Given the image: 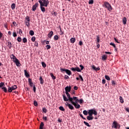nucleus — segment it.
Returning <instances> with one entry per match:
<instances>
[{
	"mask_svg": "<svg viewBox=\"0 0 129 129\" xmlns=\"http://www.w3.org/2000/svg\"><path fill=\"white\" fill-rule=\"evenodd\" d=\"M64 101H68L74 105L75 108H80V105L78 104L79 102V99L77 97H63Z\"/></svg>",
	"mask_w": 129,
	"mask_h": 129,
	"instance_id": "nucleus-1",
	"label": "nucleus"
},
{
	"mask_svg": "<svg viewBox=\"0 0 129 129\" xmlns=\"http://www.w3.org/2000/svg\"><path fill=\"white\" fill-rule=\"evenodd\" d=\"M80 67L81 68H79L78 67H76V68H71L70 69L71 70H72L73 71V72H81V70H83V69H84V67H83V66L82 65H80Z\"/></svg>",
	"mask_w": 129,
	"mask_h": 129,
	"instance_id": "nucleus-2",
	"label": "nucleus"
},
{
	"mask_svg": "<svg viewBox=\"0 0 129 129\" xmlns=\"http://www.w3.org/2000/svg\"><path fill=\"white\" fill-rule=\"evenodd\" d=\"M103 7L107 9L109 12H111L112 11V7H111V5L108 2H104Z\"/></svg>",
	"mask_w": 129,
	"mask_h": 129,
	"instance_id": "nucleus-3",
	"label": "nucleus"
},
{
	"mask_svg": "<svg viewBox=\"0 0 129 129\" xmlns=\"http://www.w3.org/2000/svg\"><path fill=\"white\" fill-rule=\"evenodd\" d=\"M38 2L42 6H45L46 8L48 7V5H49V1L48 0H39Z\"/></svg>",
	"mask_w": 129,
	"mask_h": 129,
	"instance_id": "nucleus-4",
	"label": "nucleus"
},
{
	"mask_svg": "<svg viewBox=\"0 0 129 129\" xmlns=\"http://www.w3.org/2000/svg\"><path fill=\"white\" fill-rule=\"evenodd\" d=\"M64 90L66 91V94L67 95V97H71L69 92H71V86H67L64 88Z\"/></svg>",
	"mask_w": 129,
	"mask_h": 129,
	"instance_id": "nucleus-5",
	"label": "nucleus"
},
{
	"mask_svg": "<svg viewBox=\"0 0 129 129\" xmlns=\"http://www.w3.org/2000/svg\"><path fill=\"white\" fill-rule=\"evenodd\" d=\"M60 72L62 73H64V72H66V73H67V74L69 75V76H70V75H72V73L71 72V71L68 69L60 68Z\"/></svg>",
	"mask_w": 129,
	"mask_h": 129,
	"instance_id": "nucleus-6",
	"label": "nucleus"
},
{
	"mask_svg": "<svg viewBox=\"0 0 129 129\" xmlns=\"http://www.w3.org/2000/svg\"><path fill=\"white\" fill-rule=\"evenodd\" d=\"M17 88H18V87L15 85L12 86L11 87H8V91L9 92H12L13 90H15V89H17Z\"/></svg>",
	"mask_w": 129,
	"mask_h": 129,
	"instance_id": "nucleus-7",
	"label": "nucleus"
},
{
	"mask_svg": "<svg viewBox=\"0 0 129 129\" xmlns=\"http://www.w3.org/2000/svg\"><path fill=\"white\" fill-rule=\"evenodd\" d=\"M118 125H119V124H118L117 122H116V121H114L112 124V128H117V127H118Z\"/></svg>",
	"mask_w": 129,
	"mask_h": 129,
	"instance_id": "nucleus-8",
	"label": "nucleus"
},
{
	"mask_svg": "<svg viewBox=\"0 0 129 129\" xmlns=\"http://www.w3.org/2000/svg\"><path fill=\"white\" fill-rule=\"evenodd\" d=\"M65 105H66V106H68L69 109H71V110H73V109H74V107L71 104H70L68 102H66L65 103Z\"/></svg>",
	"mask_w": 129,
	"mask_h": 129,
	"instance_id": "nucleus-9",
	"label": "nucleus"
},
{
	"mask_svg": "<svg viewBox=\"0 0 129 129\" xmlns=\"http://www.w3.org/2000/svg\"><path fill=\"white\" fill-rule=\"evenodd\" d=\"M88 112H90V113H92V114H94V115H97V111H96V110H95L93 109L89 110V111Z\"/></svg>",
	"mask_w": 129,
	"mask_h": 129,
	"instance_id": "nucleus-10",
	"label": "nucleus"
},
{
	"mask_svg": "<svg viewBox=\"0 0 129 129\" xmlns=\"http://www.w3.org/2000/svg\"><path fill=\"white\" fill-rule=\"evenodd\" d=\"M38 6H39V3H36L32 7V11L33 12H35L37 10V8H38Z\"/></svg>",
	"mask_w": 129,
	"mask_h": 129,
	"instance_id": "nucleus-11",
	"label": "nucleus"
},
{
	"mask_svg": "<svg viewBox=\"0 0 129 129\" xmlns=\"http://www.w3.org/2000/svg\"><path fill=\"white\" fill-rule=\"evenodd\" d=\"M13 62L16 63V66H17V67H20L21 64L19 59H16V60H13Z\"/></svg>",
	"mask_w": 129,
	"mask_h": 129,
	"instance_id": "nucleus-12",
	"label": "nucleus"
},
{
	"mask_svg": "<svg viewBox=\"0 0 129 129\" xmlns=\"http://www.w3.org/2000/svg\"><path fill=\"white\" fill-rule=\"evenodd\" d=\"M28 82L29 86L30 87H33V85H34V83H33V82L32 81V79H28Z\"/></svg>",
	"mask_w": 129,
	"mask_h": 129,
	"instance_id": "nucleus-13",
	"label": "nucleus"
},
{
	"mask_svg": "<svg viewBox=\"0 0 129 129\" xmlns=\"http://www.w3.org/2000/svg\"><path fill=\"white\" fill-rule=\"evenodd\" d=\"M53 35H54V32L53 31H50L48 34V38H49V39H51L53 36Z\"/></svg>",
	"mask_w": 129,
	"mask_h": 129,
	"instance_id": "nucleus-14",
	"label": "nucleus"
},
{
	"mask_svg": "<svg viewBox=\"0 0 129 129\" xmlns=\"http://www.w3.org/2000/svg\"><path fill=\"white\" fill-rule=\"evenodd\" d=\"M107 55H103V56H102V60H103V61H105L107 60Z\"/></svg>",
	"mask_w": 129,
	"mask_h": 129,
	"instance_id": "nucleus-15",
	"label": "nucleus"
},
{
	"mask_svg": "<svg viewBox=\"0 0 129 129\" xmlns=\"http://www.w3.org/2000/svg\"><path fill=\"white\" fill-rule=\"evenodd\" d=\"M24 74L26 76V77H30V74H28V72H27V70H24Z\"/></svg>",
	"mask_w": 129,
	"mask_h": 129,
	"instance_id": "nucleus-16",
	"label": "nucleus"
},
{
	"mask_svg": "<svg viewBox=\"0 0 129 129\" xmlns=\"http://www.w3.org/2000/svg\"><path fill=\"white\" fill-rule=\"evenodd\" d=\"M39 80L40 81V84H43V83H44V80L43 79V78H42V76L40 77Z\"/></svg>",
	"mask_w": 129,
	"mask_h": 129,
	"instance_id": "nucleus-17",
	"label": "nucleus"
},
{
	"mask_svg": "<svg viewBox=\"0 0 129 129\" xmlns=\"http://www.w3.org/2000/svg\"><path fill=\"white\" fill-rule=\"evenodd\" d=\"M127 20L126 17H124V18L122 19V22H123V25H126V22H127Z\"/></svg>",
	"mask_w": 129,
	"mask_h": 129,
	"instance_id": "nucleus-18",
	"label": "nucleus"
},
{
	"mask_svg": "<svg viewBox=\"0 0 129 129\" xmlns=\"http://www.w3.org/2000/svg\"><path fill=\"white\" fill-rule=\"evenodd\" d=\"M75 41H76V40L75 39V38H71L70 39V41L71 43H72V44H74V43H75Z\"/></svg>",
	"mask_w": 129,
	"mask_h": 129,
	"instance_id": "nucleus-19",
	"label": "nucleus"
},
{
	"mask_svg": "<svg viewBox=\"0 0 129 129\" xmlns=\"http://www.w3.org/2000/svg\"><path fill=\"white\" fill-rule=\"evenodd\" d=\"M45 7V6H41V5H40V9L44 13V12H46V9L43 7Z\"/></svg>",
	"mask_w": 129,
	"mask_h": 129,
	"instance_id": "nucleus-20",
	"label": "nucleus"
},
{
	"mask_svg": "<svg viewBox=\"0 0 129 129\" xmlns=\"http://www.w3.org/2000/svg\"><path fill=\"white\" fill-rule=\"evenodd\" d=\"M96 38L97 39V42H96V44H98V43H99V42H100V36H99V35H97Z\"/></svg>",
	"mask_w": 129,
	"mask_h": 129,
	"instance_id": "nucleus-21",
	"label": "nucleus"
},
{
	"mask_svg": "<svg viewBox=\"0 0 129 129\" xmlns=\"http://www.w3.org/2000/svg\"><path fill=\"white\" fill-rule=\"evenodd\" d=\"M8 46L9 49H11V48L13 47V44H12V42L9 41L8 42Z\"/></svg>",
	"mask_w": 129,
	"mask_h": 129,
	"instance_id": "nucleus-22",
	"label": "nucleus"
},
{
	"mask_svg": "<svg viewBox=\"0 0 129 129\" xmlns=\"http://www.w3.org/2000/svg\"><path fill=\"white\" fill-rule=\"evenodd\" d=\"M93 118H94L93 116H87V119H88V120H92Z\"/></svg>",
	"mask_w": 129,
	"mask_h": 129,
	"instance_id": "nucleus-23",
	"label": "nucleus"
},
{
	"mask_svg": "<svg viewBox=\"0 0 129 129\" xmlns=\"http://www.w3.org/2000/svg\"><path fill=\"white\" fill-rule=\"evenodd\" d=\"M30 21H25L24 23L26 25V26H27V27H28V28H29L30 27Z\"/></svg>",
	"mask_w": 129,
	"mask_h": 129,
	"instance_id": "nucleus-24",
	"label": "nucleus"
},
{
	"mask_svg": "<svg viewBox=\"0 0 129 129\" xmlns=\"http://www.w3.org/2000/svg\"><path fill=\"white\" fill-rule=\"evenodd\" d=\"M49 75H50L51 77L52 78V79H53V80H55V79H56V77H55L54 76V75L53 74V73H50L49 74Z\"/></svg>",
	"mask_w": 129,
	"mask_h": 129,
	"instance_id": "nucleus-25",
	"label": "nucleus"
},
{
	"mask_svg": "<svg viewBox=\"0 0 129 129\" xmlns=\"http://www.w3.org/2000/svg\"><path fill=\"white\" fill-rule=\"evenodd\" d=\"M12 59H13V61H17V60H18V58H17L16 56H15V55H14V54H12Z\"/></svg>",
	"mask_w": 129,
	"mask_h": 129,
	"instance_id": "nucleus-26",
	"label": "nucleus"
},
{
	"mask_svg": "<svg viewBox=\"0 0 129 129\" xmlns=\"http://www.w3.org/2000/svg\"><path fill=\"white\" fill-rule=\"evenodd\" d=\"M11 9H12V10H15V9H16V4L15 3L12 4Z\"/></svg>",
	"mask_w": 129,
	"mask_h": 129,
	"instance_id": "nucleus-27",
	"label": "nucleus"
},
{
	"mask_svg": "<svg viewBox=\"0 0 129 129\" xmlns=\"http://www.w3.org/2000/svg\"><path fill=\"white\" fill-rule=\"evenodd\" d=\"M29 34L30 36H34V35H35V32H34V31L33 30H30Z\"/></svg>",
	"mask_w": 129,
	"mask_h": 129,
	"instance_id": "nucleus-28",
	"label": "nucleus"
},
{
	"mask_svg": "<svg viewBox=\"0 0 129 129\" xmlns=\"http://www.w3.org/2000/svg\"><path fill=\"white\" fill-rule=\"evenodd\" d=\"M25 21H26L27 22H30L31 21V20H30V17L27 16L26 17H25Z\"/></svg>",
	"mask_w": 129,
	"mask_h": 129,
	"instance_id": "nucleus-29",
	"label": "nucleus"
},
{
	"mask_svg": "<svg viewBox=\"0 0 129 129\" xmlns=\"http://www.w3.org/2000/svg\"><path fill=\"white\" fill-rule=\"evenodd\" d=\"M41 64H42V67H43V68H46L47 67V64H46L45 62H44V61L42 62Z\"/></svg>",
	"mask_w": 129,
	"mask_h": 129,
	"instance_id": "nucleus-30",
	"label": "nucleus"
},
{
	"mask_svg": "<svg viewBox=\"0 0 129 129\" xmlns=\"http://www.w3.org/2000/svg\"><path fill=\"white\" fill-rule=\"evenodd\" d=\"M105 79H106V80H108V81H109V80H110V78L107 75L105 76Z\"/></svg>",
	"mask_w": 129,
	"mask_h": 129,
	"instance_id": "nucleus-31",
	"label": "nucleus"
},
{
	"mask_svg": "<svg viewBox=\"0 0 129 129\" xmlns=\"http://www.w3.org/2000/svg\"><path fill=\"white\" fill-rule=\"evenodd\" d=\"M53 39H54V40L55 41H57V40H58L59 37H58V35H55V36H54Z\"/></svg>",
	"mask_w": 129,
	"mask_h": 129,
	"instance_id": "nucleus-32",
	"label": "nucleus"
},
{
	"mask_svg": "<svg viewBox=\"0 0 129 129\" xmlns=\"http://www.w3.org/2000/svg\"><path fill=\"white\" fill-rule=\"evenodd\" d=\"M59 109L61 111H65V109H64V107L63 106H60L59 107Z\"/></svg>",
	"mask_w": 129,
	"mask_h": 129,
	"instance_id": "nucleus-33",
	"label": "nucleus"
},
{
	"mask_svg": "<svg viewBox=\"0 0 129 129\" xmlns=\"http://www.w3.org/2000/svg\"><path fill=\"white\" fill-rule=\"evenodd\" d=\"M84 124H85V125H86L87 126H89V127H90V125L89 124V123L88 122L84 121Z\"/></svg>",
	"mask_w": 129,
	"mask_h": 129,
	"instance_id": "nucleus-34",
	"label": "nucleus"
},
{
	"mask_svg": "<svg viewBox=\"0 0 129 129\" xmlns=\"http://www.w3.org/2000/svg\"><path fill=\"white\" fill-rule=\"evenodd\" d=\"M83 113L84 114V115H87L88 114V112H87L86 110H84Z\"/></svg>",
	"mask_w": 129,
	"mask_h": 129,
	"instance_id": "nucleus-35",
	"label": "nucleus"
},
{
	"mask_svg": "<svg viewBox=\"0 0 129 129\" xmlns=\"http://www.w3.org/2000/svg\"><path fill=\"white\" fill-rule=\"evenodd\" d=\"M119 100H120V102H121V103H123V102H124V101L123 100V99L122 98V97H120Z\"/></svg>",
	"mask_w": 129,
	"mask_h": 129,
	"instance_id": "nucleus-36",
	"label": "nucleus"
},
{
	"mask_svg": "<svg viewBox=\"0 0 129 129\" xmlns=\"http://www.w3.org/2000/svg\"><path fill=\"white\" fill-rule=\"evenodd\" d=\"M23 43H27L28 42V40H27V38L26 37H24L23 38Z\"/></svg>",
	"mask_w": 129,
	"mask_h": 129,
	"instance_id": "nucleus-37",
	"label": "nucleus"
},
{
	"mask_svg": "<svg viewBox=\"0 0 129 129\" xmlns=\"http://www.w3.org/2000/svg\"><path fill=\"white\" fill-rule=\"evenodd\" d=\"M2 89H3V90L4 91V92H8V89L6 87H3Z\"/></svg>",
	"mask_w": 129,
	"mask_h": 129,
	"instance_id": "nucleus-38",
	"label": "nucleus"
},
{
	"mask_svg": "<svg viewBox=\"0 0 129 129\" xmlns=\"http://www.w3.org/2000/svg\"><path fill=\"white\" fill-rule=\"evenodd\" d=\"M45 47L46 48L47 50H49V49H51V46L50 45H47Z\"/></svg>",
	"mask_w": 129,
	"mask_h": 129,
	"instance_id": "nucleus-39",
	"label": "nucleus"
},
{
	"mask_svg": "<svg viewBox=\"0 0 129 129\" xmlns=\"http://www.w3.org/2000/svg\"><path fill=\"white\" fill-rule=\"evenodd\" d=\"M5 85V83L1 82L0 83V88H2Z\"/></svg>",
	"mask_w": 129,
	"mask_h": 129,
	"instance_id": "nucleus-40",
	"label": "nucleus"
},
{
	"mask_svg": "<svg viewBox=\"0 0 129 129\" xmlns=\"http://www.w3.org/2000/svg\"><path fill=\"white\" fill-rule=\"evenodd\" d=\"M34 105L35 106H38V102H37V101L35 100L34 101Z\"/></svg>",
	"mask_w": 129,
	"mask_h": 129,
	"instance_id": "nucleus-41",
	"label": "nucleus"
},
{
	"mask_svg": "<svg viewBox=\"0 0 129 129\" xmlns=\"http://www.w3.org/2000/svg\"><path fill=\"white\" fill-rule=\"evenodd\" d=\"M93 0H89V5H93Z\"/></svg>",
	"mask_w": 129,
	"mask_h": 129,
	"instance_id": "nucleus-42",
	"label": "nucleus"
},
{
	"mask_svg": "<svg viewBox=\"0 0 129 129\" xmlns=\"http://www.w3.org/2000/svg\"><path fill=\"white\" fill-rule=\"evenodd\" d=\"M31 41L32 42H35V41H36V37H35L34 36L32 37L31 38Z\"/></svg>",
	"mask_w": 129,
	"mask_h": 129,
	"instance_id": "nucleus-43",
	"label": "nucleus"
},
{
	"mask_svg": "<svg viewBox=\"0 0 129 129\" xmlns=\"http://www.w3.org/2000/svg\"><path fill=\"white\" fill-rule=\"evenodd\" d=\"M17 41L18 42H22V38L20 37H18L17 38Z\"/></svg>",
	"mask_w": 129,
	"mask_h": 129,
	"instance_id": "nucleus-44",
	"label": "nucleus"
},
{
	"mask_svg": "<svg viewBox=\"0 0 129 129\" xmlns=\"http://www.w3.org/2000/svg\"><path fill=\"white\" fill-rule=\"evenodd\" d=\"M13 37H16L18 35H17V33L16 32H14L13 33Z\"/></svg>",
	"mask_w": 129,
	"mask_h": 129,
	"instance_id": "nucleus-45",
	"label": "nucleus"
},
{
	"mask_svg": "<svg viewBox=\"0 0 129 129\" xmlns=\"http://www.w3.org/2000/svg\"><path fill=\"white\" fill-rule=\"evenodd\" d=\"M34 46H36V47H38L39 44L38 43V42L35 41V42H34Z\"/></svg>",
	"mask_w": 129,
	"mask_h": 129,
	"instance_id": "nucleus-46",
	"label": "nucleus"
},
{
	"mask_svg": "<svg viewBox=\"0 0 129 129\" xmlns=\"http://www.w3.org/2000/svg\"><path fill=\"white\" fill-rule=\"evenodd\" d=\"M83 99H81L80 100H79V102H80V104H81L82 103H83Z\"/></svg>",
	"mask_w": 129,
	"mask_h": 129,
	"instance_id": "nucleus-47",
	"label": "nucleus"
},
{
	"mask_svg": "<svg viewBox=\"0 0 129 129\" xmlns=\"http://www.w3.org/2000/svg\"><path fill=\"white\" fill-rule=\"evenodd\" d=\"M42 111H43V112H44L45 113H46L47 112V109L45 108H42Z\"/></svg>",
	"mask_w": 129,
	"mask_h": 129,
	"instance_id": "nucleus-48",
	"label": "nucleus"
},
{
	"mask_svg": "<svg viewBox=\"0 0 129 129\" xmlns=\"http://www.w3.org/2000/svg\"><path fill=\"white\" fill-rule=\"evenodd\" d=\"M79 78H80L81 81H83V78L82 77V76H81V75H79Z\"/></svg>",
	"mask_w": 129,
	"mask_h": 129,
	"instance_id": "nucleus-49",
	"label": "nucleus"
},
{
	"mask_svg": "<svg viewBox=\"0 0 129 129\" xmlns=\"http://www.w3.org/2000/svg\"><path fill=\"white\" fill-rule=\"evenodd\" d=\"M80 116H81V117H82L83 119H86V118L83 116V115H82V114H80Z\"/></svg>",
	"mask_w": 129,
	"mask_h": 129,
	"instance_id": "nucleus-50",
	"label": "nucleus"
},
{
	"mask_svg": "<svg viewBox=\"0 0 129 129\" xmlns=\"http://www.w3.org/2000/svg\"><path fill=\"white\" fill-rule=\"evenodd\" d=\"M79 45L80 46H82V45H83V42H82V41H79Z\"/></svg>",
	"mask_w": 129,
	"mask_h": 129,
	"instance_id": "nucleus-51",
	"label": "nucleus"
},
{
	"mask_svg": "<svg viewBox=\"0 0 129 129\" xmlns=\"http://www.w3.org/2000/svg\"><path fill=\"white\" fill-rule=\"evenodd\" d=\"M105 82H106V81L105 80V79H103L102 81V84H105Z\"/></svg>",
	"mask_w": 129,
	"mask_h": 129,
	"instance_id": "nucleus-52",
	"label": "nucleus"
},
{
	"mask_svg": "<svg viewBox=\"0 0 129 129\" xmlns=\"http://www.w3.org/2000/svg\"><path fill=\"white\" fill-rule=\"evenodd\" d=\"M114 41H115L116 43H117L118 44H119V42H118V40H117V39L114 38Z\"/></svg>",
	"mask_w": 129,
	"mask_h": 129,
	"instance_id": "nucleus-53",
	"label": "nucleus"
},
{
	"mask_svg": "<svg viewBox=\"0 0 129 129\" xmlns=\"http://www.w3.org/2000/svg\"><path fill=\"white\" fill-rule=\"evenodd\" d=\"M125 110H126V111H127V112H129V108L128 107H125L124 108Z\"/></svg>",
	"mask_w": 129,
	"mask_h": 129,
	"instance_id": "nucleus-54",
	"label": "nucleus"
},
{
	"mask_svg": "<svg viewBox=\"0 0 129 129\" xmlns=\"http://www.w3.org/2000/svg\"><path fill=\"white\" fill-rule=\"evenodd\" d=\"M19 34H23V30H22V29H19Z\"/></svg>",
	"mask_w": 129,
	"mask_h": 129,
	"instance_id": "nucleus-55",
	"label": "nucleus"
},
{
	"mask_svg": "<svg viewBox=\"0 0 129 129\" xmlns=\"http://www.w3.org/2000/svg\"><path fill=\"white\" fill-rule=\"evenodd\" d=\"M3 36H4V34L0 31V39H2V38H3Z\"/></svg>",
	"mask_w": 129,
	"mask_h": 129,
	"instance_id": "nucleus-56",
	"label": "nucleus"
},
{
	"mask_svg": "<svg viewBox=\"0 0 129 129\" xmlns=\"http://www.w3.org/2000/svg\"><path fill=\"white\" fill-rule=\"evenodd\" d=\"M92 69H93L94 70H96V67H95V66H94V65H93L92 66Z\"/></svg>",
	"mask_w": 129,
	"mask_h": 129,
	"instance_id": "nucleus-57",
	"label": "nucleus"
},
{
	"mask_svg": "<svg viewBox=\"0 0 129 129\" xmlns=\"http://www.w3.org/2000/svg\"><path fill=\"white\" fill-rule=\"evenodd\" d=\"M112 85H115V82L114 81H111Z\"/></svg>",
	"mask_w": 129,
	"mask_h": 129,
	"instance_id": "nucleus-58",
	"label": "nucleus"
},
{
	"mask_svg": "<svg viewBox=\"0 0 129 129\" xmlns=\"http://www.w3.org/2000/svg\"><path fill=\"white\" fill-rule=\"evenodd\" d=\"M69 76H68V75H65L64 76V79H69Z\"/></svg>",
	"mask_w": 129,
	"mask_h": 129,
	"instance_id": "nucleus-59",
	"label": "nucleus"
},
{
	"mask_svg": "<svg viewBox=\"0 0 129 129\" xmlns=\"http://www.w3.org/2000/svg\"><path fill=\"white\" fill-rule=\"evenodd\" d=\"M99 70H100V68H96L95 71H99Z\"/></svg>",
	"mask_w": 129,
	"mask_h": 129,
	"instance_id": "nucleus-60",
	"label": "nucleus"
},
{
	"mask_svg": "<svg viewBox=\"0 0 129 129\" xmlns=\"http://www.w3.org/2000/svg\"><path fill=\"white\" fill-rule=\"evenodd\" d=\"M33 91L36 92V86L35 85L33 86Z\"/></svg>",
	"mask_w": 129,
	"mask_h": 129,
	"instance_id": "nucleus-61",
	"label": "nucleus"
},
{
	"mask_svg": "<svg viewBox=\"0 0 129 129\" xmlns=\"http://www.w3.org/2000/svg\"><path fill=\"white\" fill-rule=\"evenodd\" d=\"M44 42H45V43L46 44V45H48L49 44V41L44 40Z\"/></svg>",
	"mask_w": 129,
	"mask_h": 129,
	"instance_id": "nucleus-62",
	"label": "nucleus"
},
{
	"mask_svg": "<svg viewBox=\"0 0 129 129\" xmlns=\"http://www.w3.org/2000/svg\"><path fill=\"white\" fill-rule=\"evenodd\" d=\"M88 114H89V116H92L93 114L92 113H90V112H88Z\"/></svg>",
	"mask_w": 129,
	"mask_h": 129,
	"instance_id": "nucleus-63",
	"label": "nucleus"
},
{
	"mask_svg": "<svg viewBox=\"0 0 129 129\" xmlns=\"http://www.w3.org/2000/svg\"><path fill=\"white\" fill-rule=\"evenodd\" d=\"M43 119H44V120H47V117L44 116V117H43Z\"/></svg>",
	"mask_w": 129,
	"mask_h": 129,
	"instance_id": "nucleus-64",
	"label": "nucleus"
}]
</instances>
